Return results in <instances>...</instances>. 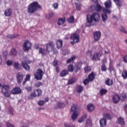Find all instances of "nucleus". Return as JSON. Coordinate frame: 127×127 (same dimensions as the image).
I'll list each match as a JSON object with an SVG mask.
<instances>
[{"label": "nucleus", "instance_id": "nucleus-25", "mask_svg": "<svg viewBox=\"0 0 127 127\" xmlns=\"http://www.w3.org/2000/svg\"><path fill=\"white\" fill-rule=\"evenodd\" d=\"M69 74V72L67 69H64L60 73L61 77H65V76H67Z\"/></svg>", "mask_w": 127, "mask_h": 127}, {"label": "nucleus", "instance_id": "nucleus-22", "mask_svg": "<svg viewBox=\"0 0 127 127\" xmlns=\"http://www.w3.org/2000/svg\"><path fill=\"white\" fill-rule=\"evenodd\" d=\"M9 54L11 56H16V55H17V51H16V49L12 48L9 52Z\"/></svg>", "mask_w": 127, "mask_h": 127}, {"label": "nucleus", "instance_id": "nucleus-20", "mask_svg": "<svg viewBox=\"0 0 127 127\" xmlns=\"http://www.w3.org/2000/svg\"><path fill=\"white\" fill-rule=\"evenodd\" d=\"M99 123L100 127H105L107 126V121L105 118L100 119Z\"/></svg>", "mask_w": 127, "mask_h": 127}, {"label": "nucleus", "instance_id": "nucleus-62", "mask_svg": "<svg viewBox=\"0 0 127 127\" xmlns=\"http://www.w3.org/2000/svg\"><path fill=\"white\" fill-rule=\"evenodd\" d=\"M53 7H54L55 9H57L58 8V3H55L53 4Z\"/></svg>", "mask_w": 127, "mask_h": 127}, {"label": "nucleus", "instance_id": "nucleus-43", "mask_svg": "<svg viewBox=\"0 0 127 127\" xmlns=\"http://www.w3.org/2000/svg\"><path fill=\"white\" fill-rule=\"evenodd\" d=\"M75 82H76V80L74 78H71L68 81L67 84L68 85H72V84H74Z\"/></svg>", "mask_w": 127, "mask_h": 127}, {"label": "nucleus", "instance_id": "nucleus-64", "mask_svg": "<svg viewBox=\"0 0 127 127\" xmlns=\"http://www.w3.org/2000/svg\"><path fill=\"white\" fill-rule=\"evenodd\" d=\"M123 60L125 63H127V55H125L123 58Z\"/></svg>", "mask_w": 127, "mask_h": 127}, {"label": "nucleus", "instance_id": "nucleus-21", "mask_svg": "<svg viewBox=\"0 0 127 127\" xmlns=\"http://www.w3.org/2000/svg\"><path fill=\"white\" fill-rule=\"evenodd\" d=\"M84 91V87L82 85H77L76 88V91L78 94H81Z\"/></svg>", "mask_w": 127, "mask_h": 127}, {"label": "nucleus", "instance_id": "nucleus-47", "mask_svg": "<svg viewBox=\"0 0 127 127\" xmlns=\"http://www.w3.org/2000/svg\"><path fill=\"white\" fill-rule=\"evenodd\" d=\"M6 64L7 66H11L12 64H13V61H10V60H8L6 62Z\"/></svg>", "mask_w": 127, "mask_h": 127}, {"label": "nucleus", "instance_id": "nucleus-14", "mask_svg": "<svg viewBox=\"0 0 127 127\" xmlns=\"http://www.w3.org/2000/svg\"><path fill=\"white\" fill-rule=\"evenodd\" d=\"M21 66H22V67H23V68L25 69L26 71H29V70H30V66L28 65L27 62H26L25 61L22 62Z\"/></svg>", "mask_w": 127, "mask_h": 127}, {"label": "nucleus", "instance_id": "nucleus-39", "mask_svg": "<svg viewBox=\"0 0 127 127\" xmlns=\"http://www.w3.org/2000/svg\"><path fill=\"white\" fill-rule=\"evenodd\" d=\"M102 12L103 13H105V14H107V13L108 14H111V10H110L109 9H108V8H103L102 9Z\"/></svg>", "mask_w": 127, "mask_h": 127}, {"label": "nucleus", "instance_id": "nucleus-2", "mask_svg": "<svg viewBox=\"0 0 127 127\" xmlns=\"http://www.w3.org/2000/svg\"><path fill=\"white\" fill-rule=\"evenodd\" d=\"M41 8H42V7L40 5L39 3L36 1H34L28 5L27 7V12L33 14V13H35V12L38 11V10H39V9H41Z\"/></svg>", "mask_w": 127, "mask_h": 127}, {"label": "nucleus", "instance_id": "nucleus-34", "mask_svg": "<svg viewBox=\"0 0 127 127\" xmlns=\"http://www.w3.org/2000/svg\"><path fill=\"white\" fill-rule=\"evenodd\" d=\"M74 72L77 73L79 70H81V65L79 64H77L75 65Z\"/></svg>", "mask_w": 127, "mask_h": 127}, {"label": "nucleus", "instance_id": "nucleus-32", "mask_svg": "<svg viewBox=\"0 0 127 127\" xmlns=\"http://www.w3.org/2000/svg\"><path fill=\"white\" fill-rule=\"evenodd\" d=\"M27 81H30V74H27L26 75V77L25 78L23 82V85H25Z\"/></svg>", "mask_w": 127, "mask_h": 127}, {"label": "nucleus", "instance_id": "nucleus-28", "mask_svg": "<svg viewBox=\"0 0 127 127\" xmlns=\"http://www.w3.org/2000/svg\"><path fill=\"white\" fill-rule=\"evenodd\" d=\"M87 110L89 112H93V111L95 109V107L92 104H89L87 105Z\"/></svg>", "mask_w": 127, "mask_h": 127}, {"label": "nucleus", "instance_id": "nucleus-58", "mask_svg": "<svg viewBox=\"0 0 127 127\" xmlns=\"http://www.w3.org/2000/svg\"><path fill=\"white\" fill-rule=\"evenodd\" d=\"M55 15V14L53 12H50L49 13V18H51L53 17V16Z\"/></svg>", "mask_w": 127, "mask_h": 127}, {"label": "nucleus", "instance_id": "nucleus-3", "mask_svg": "<svg viewBox=\"0 0 127 127\" xmlns=\"http://www.w3.org/2000/svg\"><path fill=\"white\" fill-rule=\"evenodd\" d=\"M42 95V90L39 88L34 89L33 91L30 93V95L28 96L29 100H32L34 98L37 97H40Z\"/></svg>", "mask_w": 127, "mask_h": 127}, {"label": "nucleus", "instance_id": "nucleus-35", "mask_svg": "<svg viewBox=\"0 0 127 127\" xmlns=\"http://www.w3.org/2000/svg\"><path fill=\"white\" fill-rule=\"evenodd\" d=\"M122 76L123 79H126L127 78V71L126 69H124L122 73Z\"/></svg>", "mask_w": 127, "mask_h": 127}, {"label": "nucleus", "instance_id": "nucleus-13", "mask_svg": "<svg viewBox=\"0 0 127 127\" xmlns=\"http://www.w3.org/2000/svg\"><path fill=\"white\" fill-rule=\"evenodd\" d=\"M102 34L100 31H96L93 33V36L94 38L95 41H99L100 40V38H101V36Z\"/></svg>", "mask_w": 127, "mask_h": 127}, {"label": "nucleus", "instance_id": "nucleus-23", "mask_svg": "<svg viewBox=\"0 0 127 127\" xmlns=\"http://www.w3.org/2000/svg\"><path fill=\"white\" fill-rule=\"evenodd\" d=\"M56 44L58 49H60L63 45V41H62V40H58L56 41Z\"/></svg>", "mask_w": 127, "mask_h": 127}, {"label": "nucleus", "instance_id": "nucleus-5", "mask_svg": "<svg viewBox=\"0 0 127 127\" xmlns=\"http://www.w3.org/2000/svg\"><path fill=\"white\" fill-rule=\"evenodd\" d=\"M8 90H9V85L4 84L2 86L1 92L6 98H9L10 97V93Z\"/></svg>", "mask_w": 127, "mask_h": 127}, {"label": "nucleus", "instance_id": "nucleus-46", "mask_svg": "<svg viewBox=\"0 0 127 127\" xmlns=\"http://www.w3.org/2000/svg\"><path fill=\"white\" fill-rule=\"evenodd\" d=\"M42 83H41V82L40 81H38L34 84V87H35V88H39V87H40V86H42Z\"/></svg>", "mask_w": 127, "mask_h": 127}, {"label": "nucleus", "instance_id": "nucleus-41", "mask_svg": "<svg viewBox=\"0 0 127 127\" xmlns=\"http://www.w3.org/2000/svg\"><path fill=\"white\" fill-rule=\"evenodd\" d=\"M108 93V90L107 89H105L104 88H102L100 91V94L101 96H103V95H105V94H107Z\"/></svg>", "mask_w": 127, "mask_h": 127}, {"label": "nucleus", "instance_id": "nucleus-60", "mask_svg": "<svg viewBox=\"0 0 127 127\" xmlns=\"http://www.w3.org/2000/svg\"><path fill=\"white\" fill-rule=\"evenodd\" d=\"M6 37L8 39H13V35H7Z\"/></svg>", "mask_w": 127, "mask_h": 127}, {"label": "nucleus", "instance_id": "nucleus-53", "mask_svg": "<svg viewBox=\"0 0 127 127\" xmlns=\"http://www.w3.org/2000/svg\"><path fill=\"white\" fill-rule=\"evenodd\" d=\"M45 103V101L44 100H40L38 102V105L39 106H43Z\"/></svg>", "mask_w": 127, "mask_h": 127}, {"label": "nucleus", "instance_id": "nucleus-38", "mask_svg": "<svg viewBox=\"0 0 127 127\" xmlns=\"http://www.w3.org/2000/svg\"><path fill=\"white\" fill-rule=\"evenodd\" d=\"M77 108H78L77 104H73L71 107V112H76Z\"/></svg>", "mask_w": 127, "mask_h": 127}, {"label": "nucleus", "instance_id": "nucleus-59", "mask_svg": "<svg viewBox=\"0 0 127 127\" xmlns=\"http://www.w3.org/2000/svg\"><path fill=\"white\" fill-rule=\"evenodd\" d=\"M64 126L65 127H75V126L70 125H68L67 123H64Z\"/></svg>", "mask_w": 127, "mask_h": 127}, {"label": "nucleus", "instance_id": "nucleus-11", "mask_svg": "<svg viewBox=\"0 0 127 127\" xmlns=\"http://www.w3.org/2000/svg\"><path fill=\"white\" fill-rule=\"evenodd\" d=\"M20 93H21V89L20 87L18 86L15 87L11 91V94L13 95H18V94H20Z\"/></svg>", "mask_w": 127, "mask_h": 127}, {"label": "nucleus", "instance_id": "nucleus-54", "mask_svg": "<svg viewBox=\"0 0 127 127\" xmlns=\"http://www.w3.org/2000/svg\"><path fill=\"white\" fill-rule=\"evenodd\" d=\"M77 10H80L81 9V4L78 3H75Z\"/></svg>", "mask_w": 127, "mask_h": 127}, {"label": "nucleus", "instance_id": "nucleus-31", "mask_svg": "<svg viewBox=\"0 0 127 127\" xmlns=\"http://www.w3.org/2000/svg\"><path fill=\"white\" fill-rule=\"evenodd\" d=\"M113 80L110 78H108L105 81V85L107 86H112L113 85Z\"/></svg>", "mask_w": 127, "mask_h": 127}, {"label": "nucleus", "instance_id": "nucleus-50", "mask_svg": "<svg viewBox=\"0 0 127 127\" xmlns=\"http://www.w3.org/2000/svg\"><path fill=\"white\" fill-rule=\"evenodd\" d=\"M90 82V80L88 78H86L83 80V84L84 85H88Z\"/></svg>", "mask_w": 127, "mask_h": 127}, {"label": "nucleus", "instance_id": "nucleus-36", "mask_svg": "<svg viewBox=\"0 0 127 127\" xmlns=\"http://www.w3.org/2000/svg\"><path fill=\"white\" fill-rule=\"evenodd\" d=\"M74 20L75 19L74 18V16H71L67 19V21L68 22V23H74Z\"/></svg>", "mask_w": 127, "mask_h": 127}, {"label": "nucleus", "instance_id": "nucleus-10", "mask_svg": "<svg viewBox=\"0 0 127 127\" xmlns=\"http://www.w3.org/2000/svg\"><path fill=\"white\" fill-rule=\"evenodd\" d=\"M16 80L18 84H21V82L23 80V77L24 75L22 74V72H18L16 75Z\"/></svg>", "mask_w": 127, "mask_h": 127}, {"label": "nucleus", "instance_id": "nucleus-19", "mask_svg": "<svg viewBox=\"0 0 127 127\" xmlns=\"http://www.w3.org/2000/svg\"><path fill=\"white\" fill-rule=\"evenodd\" d=\"M95 77L96 75L95 74V73H94V72H92L88 75L87 79L89 80L90 82H93Z\"/></svg>", "mask_w": 127, "mask_h": 127}, {"label": "nucleus", "instance_id": "nucleus-49", "mask_svg": "<svg viewBox=\"0 0 127 127\" xmlns=\"http://www.w3.org/2000/svg\"><path fill=\"white\" fill-rule=\"evenodd\" d=\"M101 70L103 71L106 72L107 71V66H106V65L102 64L101 66Z\"/></svg>", "mask_w": 127, "mask_h": 127}, {"label": "nucleus", "instance_id": "nucleus-27", "mask_svg": "<svg viewBox=\"0 0 127 127\" xmlns=\"http://www.w3.org/2000/svg\"><path fill=\"white\" fill-rule=\"evenodd\" d=\"M117 123L119 125H121V126H125V121L124 120V118L122 117H119L118 118Z\"/></svg>", "mask_w": 127, "mask_h": 127}, {"label": "nucleus", "instance_id": "nucleus-40", "mask_svg": "<svg viewBox=\"0 0 127 127\" xmlns=\"http://www.w3.org/2000/svg\"><path fill=\"white\" fill-rule=\"evenodd\" d=\"M76 59V56H72L71 58H70L69 59L67 60L66 61V63H71V62H73V61H74V60H75Z\"/></svg>", "mask_w": 127, "mask_h": 127}, {"label": "nucleus", "instance_id": "nucleus-63", "mask_svg": "<svg viewBox=\"0 0 127 127\" xmlns=\"http://www.w3.org/2000/svg\"><path fill=\"white\" fill-rule=\"evenodd\" d=\"M6 127H14V126H13V125L10 124V123H7L6 124Z\"/></svg>", "mask_w": 127, "mask_h": 127}, {"label": "nucleus", "instance_id": "nucleus-30", "mask_svg": "<svg viewBox=\"0 0 127 127\" xmlns=\"http://www.w3.org/2000/svg\"><path fill=\"white\" fill-rule=\"evenodd\" d=\"M13 67L16 70H21V67L19 66V63L17 62H15L13 64Z\"/></svg>", "mask_w": 127, "mask_h": 127}, {"label": "nucleus", "instance_id": "nucleus-52", "mask_svg": "<svg viewBox=\"0 0 127 127\" xmlns=\"http://www.w3.org/2000/svg\"><path fill=\"white\" fill-rule=\"evenodd\" d=\"M25 90H26V91H27V92H31L32 90V87L31 86H26L25 88Z\"/></svg>", "mask_w": 127, "mask_h": 127}, {"label": "nucleus", "instance_id": "nucleus-18", "mask_svg": "<svg viewBox=\"0 0 127 127\" xmlns=\"http://www.w3.org/2000/svg\"><path fill=\"white\" fill-rule=\"evenodd\" d=\"M65 21H66V18H65V17L60 18L58 19L57 24L60 26L61 25L64 24V23H65Z\"/></svg>", "mask_w": 127, "mask_h": 127}, {"label": "nucleus", "instance_id": "nucleus-45", "mask_svg": "<svg viewBox=\"0 0 127 127\" xmlns=\"http://www.w3.org/2000/svg\"><path fill=\"white\" fill-rule=\"evenodd\" d=\"M103 117L105 118V119H107V120H111L112 117H111V115L109 114H105L104 115Z\"/></svg>", "mask_w": 127, "mask_h": 127}, {"label": "nucleus", "instance_id": "nucleus-12", "mask_svg": "<svg viewBox=\"0 0 127 127\" xmlns=\"http://www.w3.org/2000/svg\"><path fill=\"white\" fill-rule=\"evenodd\" d=\"M71 40L75 41V42H79L80 41V36L77 33H73L70 37Z\"/></svg>", "mask_w": 127, "mask_h": 127}, {"label": "nucleus", "instance_id": "nucleus-48", "mask_svg": "<svg viewBox=\"0 0 127 127\" xmlns=\"http://www.w3.org/2000/svg\"><path fill=\"white\" fill-rule=\"evenodd\" d=\"M8 55V53L7 51H4L2 55L3 57H4L5 59H6V58L7 57V55Z\"/></svg>", "mask_w": 127, "mask_h": 127}, {"label": "nucleus", "instance_id": "nucleus-42", "mask_svg": "<svg viewBox=\"0 0 127 127\" xmlns=\"http://www.w3.org/2000/svg\"><path fill=\"white\" fill-rule=\"evenodd\" d=\"M67 71L69 72H73L74 71V67L73 66V64H69L67 67Z\"/></svg>", "mask_w": 127, "mask_h": 127}, {"label": "nucleus", "instance_id": "nucleus-55", "mask_svg": "<svg viewBox=\"0 0 127 127\" xmlns=\"http://www.w3.org/2000/svg\"><path fill=\"white\" fill-rule=\"evenodd\" d=\"M8 112L10 114L12 115V116H13V109H12V107L9 108Z\"/></svg>", "mask_w": 127, "mask_h": 127}, {"label": "nucleus", "instance_id": "nucleus-29", "mask_svg": "<svg viewBox=\"0 0 127 127\" xmlns=\"http://www.w3.org/2000/svg\"><path fill=\"white\" fill-rule=\"evenodd\" d=\"M39 53L42 54L43 56H45V55H47V53H46V51H45V49H43L42 48H39Z\"/></svg>", "mask_w": 127, "mask_h": 127}, {"label": "nucleus", "instance_id": "nucleus-1", "mask_svg": "<svg viewBox=\"0 0 127 127\" xmlns=\"http://www.w3.org/2000/svg\"><path fill=\"white\" fill-rule=\"evenodd\" d=\"M86 26L87 27H90L92 26V23L94 22H99L100 21V15L97 12L93 13L92 15L87 14L86 16Z\"/></svg>", "mask_w": 127, "mask_h": 127}, {"label": "nucleus", "instance_id": "nucleus-9", "mask_svg": "<svg viewBox=\"0 0 127 127\" xmlns=\"http://www.w3.org/2000/svg\"><path fill=\"white\" fill-rule=\"evenodd\" d=\"M90 11H94V10H96V11H101L102 10V6L99 3L96 4V6H95L94 5H92L89 8Z\"/></svg>", "mask_w": 127, "mask_h": 127}, {"label": "nucleus", "instance_id": "nucleus-6", "mask_svg": "<svg viewBox=\"0 0 127 127\" xmlns=\"http://www.w3.org/2000/svg\"><path fill=\"white\" fill-rule=\"evenodd\" d=\"M43 75H44V72L42 71L41 68H38L36 70V72L34 73V76L35 79L37 80H42L43 78Z\"/></svg>", "mask_w": 127, "mask_h": 127}, {"label": "nucleus", "instance_id": "nucleus-37", "mask_svg": "<svg viewBox=\"0 0 127 127\" xmlns=\"http://www.w3.org/2000/svg\"><path fill=\"white\" fill-rule=\"evenodd\" d=\"M114 1H115L117 6H121L123 4V2L121 1V0H114Z\"/></svg>", "mask_w": 127, "mask_h": 127}, {"label": "nucleus", "instance_id": "nucleus-16", "mask_svg": "<svg viewBox=\"0 0 127 127\" xmlns=\"http://www.w3.org/2000/svg\"><path fill=\"white\" fill-rule=\"evenodd\" d=\"M5 16L9 17L12 14V9L10 8H8L4 11Z\"/></svg>", "mask_w": 127, "mask_h": 127}, {"label": "nucleus", "instance_id": "nucleus-17", "mask_svg": "<svg viewBox=\"0 0 127 127\" xmlns=\"http://www.w3.org/2000/svg\"><path fill=\"white\" fill-rule=\"evenodd\" d=\"M56 107H54L55 110H57L58 108L62 109L65 107V104L63 102H58L56 104Z\"/></svg>", "mask_w": 127, "mask_h": 127}, {"label": "nucleus", "instance_id": "nucleus-61", "mask_svg": "<svg viewBox=\"0 0 127 127\" xmlns=\"http://www.w3.org/2000/svg\"><path fill=\"white\" fill-rule=\"evenodd\" d=\"M122 98H123L122 101H124V102H125V101H127V94H124V95L122 96Z\"/></svg>", "mask_w": 127, "mask_h": 127}, {"label": "nucleus", "instance_id": "nucleus-44", "mask_svg": "<svg viewBox=\"0 0 127 127\" xmlns=\"http://www.w3.org/2000/svg\"><path fill=\"white\" fill-rule=\"evenodd\" d=\"M84 70L85 73H89V72H90L91 70H92V68H91L90 66H87L84 68Z\"/></svg>", "mask_w": 127, "mask_h": 127}, {"label": "nucleus", "instance_id": "nucleus-4", "mask_svg": "<svg viewBox=\"0 0 127 127\" xmlns=\"http://www.w3.org/2000/svg\"><path fill=\"white\" fill-rule=\"evenodd\" d=\"M87 56L90 55V57H91V60L92 61H100V59H101V57L102 56V54L98 52L95 53L92 57V52L91 51H88L86 53Z\"/></svg>", "mask_w": 127, "mask_h": 127}, {"label": "nucleus", "instance_id": "nucleus-15", "mask_svg": "<svg viewBox=\"0 0 127 127\" xmlns=\"http://www.w3.org/2000/svg\"><path fill=\"white\" fill-rule=\"evenodd\" d=\"M121 100V97L118 94H115L113 96L112 101L114 104H118Z\"/></svg>", "mask_w": 127, "mask_h": 127}, {"label": "nucleus", "instance_id": "nucleus-24", "mask_svg": "<svg viewBox=\"0 0 127 127\" xmlns=\"http://www.w3.org/2000/svg\"><path fill=\"white\" fill-rule=\"evenodd\" d=\"M106 8H111L112 7V1L107 0L104 3Z\"/></svg>", "mask_w": 127, "mask_h": 127}, {"label": "nucleus", "instance_id": "nucleus-33", "mask_svg": "<svg viewBox=\"0 0 127 127\" xmlns=\"http://www.w3.org/2000/svg\"><path fill=\"white\" fill-rule=\"evenodd\" d=\"M101 17L102 19V21L103 22H106L107 19H108V15L106 13H103L101 15Z\"/></svg>", "mask_w": 127, "mask_h": 127}, {"label": "nucleus", "instance_id": "nucleus-7", "mask_svg": "<svg viewBox=\"0 0 127 127\" xmlns=\"http://www.w3.org/2000/svg\"><path fill=\"white\" fill-rule=\"evenodd\" d=\"M31 46L32 44L29 41L26 40L22 45L23 50L25 52H28L31 49Z\"/></svg>", "mask_w": 127, "mask_h": 127}, {"label": "nucleus", "instance_id": "nucleus-8", "mask_svg": "<svg viewBox=\"0 0 127 127\" xmlns=\"http://www.w3.org/2000/svg\"><path fill=\"white\" fill-rule=\"evenodd\" d=\"M54 47H55V45L53 42L51 41L49 43L47 44L46 45V50L48 53L52 52V50Z\"/></svg>", "mask_w": 127, "mask_h": 127}, {"label": "nucleus", "instance_id": "nucleus-51", "mask_svg": "<svg viewBox=\"0 0 127 127\" xmlns=\"http://www.w3.org/2000/svg\"><path fill=\"white\" fill-rule=\"evenodd\" d=\"M53 52V54L55 55V54H57V53H58V51L57 50V49L55 48V47H54L52 50V52Z\"/></svg>", "mask_w": 127, "mask_h": 127}, {"label": "nucleus", "instance_id": "nucleus-56", "mask_svg": "<svg viewBox=\"0 0 127 127\" xmlns=\"http://www.w3.org/2000/svg\"><path fill=\"white\" fill-rule=\"evenodd\" d=\"M53 65L54 67H56L58 65V61L57 60H54L53 62Z\"/></svg>", "mask_w": 127, "mask_h": 127}, {"label": "nucleus", "instance_id": "nucleus-57", "mask_svg": "<svg viewBox=\"0 0 127 127\" xmlns=\"http://www.w3.org/2000/svg\"><path fill=\"white\" fill-rule=\"evenodd\" d=\"M120 30L122 31V32L127 33V30H126V29H125V27H121Z\"/></svg>", "mask_w": 127, "mask_h": 127}, {"label": "nucleus", "instance_id": "nucleus-26", "mask_svg": "<svg viewBox=\"0 0 127 127\" xmlns=\"http://www.w3.org/2000/svg\"><path fill=\"white\" fill-rule=\"evenodd\" d=\"M78 116H79V112L78 111L73 112L71 115V119L72 121H75V120L78 118Z\"/></svg>", "mask_w": 127, "mask_h": 127}]
</instances>
